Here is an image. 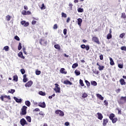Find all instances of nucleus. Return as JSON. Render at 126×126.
Masks as SVG:
<instances>
[{
    "label": "nucleus",
    "mask_w": 126,
    "mask_h": 126,
    "mask_svg": "<svg viewBox=\"0 0 126 126\" xmlns=\"http://www.w3.org/2000/svg\"><path fill=\"white\" fill-rule=\"evenodd\" d=\"M118 104L123 105L126 103V96H121L119 99L117 100Z\"/></svg>",
    "instance_id": "f257e3e1"
},
{
    "label": "nucleus",
    "mask_w": 126,
    "mask_h": 126,
    "mask_svg": "<svg viewBox=\"0 0 126 126\" xmlns=\"http://www.w3.org/2000/svg\"><path fill=\"white\" fill-rule=\"evenodd\" d=\"M26 114H27V106L24 105L21 109L20 115H25Z\"/></svg>",
    "instance_id": "f03ea898"
},
{
    "label": "nucleus",
    "mask_w": 126,
    "mask_h": 126,
    "mask_svg": "<svg viewBox=\"0 0 126 126\" xmlns=\"http://www.w3.org/2000/svg\"><path fill=\"white\" fill-rule=\"evenodd\" d=\"M55 88L54 90L55 91L56 93H61V88L59 87L60 85L58 84H55Z\"/></svg>",
    "instance_id": "7ed1b4c3"
},
{
    "label": "nucleus",
    "mask_w": 126,
    "mask_h": 126,
    "mask_svg": "<svg viewBox=\"0 0 126 126\" xmlns=\"http://www.w3.org/2000/svg\"><path fill=\"white\" fill-rule=\"evenodd\" d=\"M92 41L94 43H96V44H98V45H100V41L99 40V38L97 37L93 36L92 38Z\"/></svg>",
    "instance_id": "20e7f679"
},
{
    "label": "nucleus",
    "mask_w": 126,
    "mask_h": 126,
    "mask_svg": "<svg viewBox=\"0 0 126 126\" xmlns=\"http://www.w3.org/2000/svg\"><path fill=\"white\" fill-rule=\"evenodd\" d=\"M0 100L1 101H4V102H7V101H5L4 99H8V100H10V96L9 95H1L0 97Z\"/></svg>",
    "instance_id": "39448f33"
},
{
    "label": "nucleus",
    "mask_w": 126,
    "mask_h": 126,
    "mask_svg": "<svg viewBox=\"0 0 126 126\" xmlns=\"http://www.w3.org/2000/svg\"><path fill=\"white\" fill-rule=\"evenodd\" d=\"M55 113L56 115H59L60 117H63L64 116V113L63 112V111L61 110H57L55 111Z\"/></svg>",
    "instance_id": "423d86ee"
},
{
    "label": "nucleus",
    "mask_w": 126,
    "mask_h": 126,
    "mask_svg": "<svg viewBox=\"0 0 126 126\" xmlns=\"http://www.w3.org/2000/svg\"><path fill=\"white\" fill-rule=\"evenodd\" d=\"M20 123L22 126H24L25 125H28V123H27V122L24 118L20 120Z\"/></svg>",
    "instance_id": "0eeeda50"
},
{
    "label": "nucleus",
    "mask_w": 126,
    "mask_h": 126,
    "mask_svg": "<svg viewBox=\"0 0 126 126\" xmlns=\"http://www.w3.org/2000/svg\"><path fill=\"white\" fill-rule=\"evenodd\" d=\"M81 49H85L87 51H89L90 46L89 45H85V44H82L80 46Z\"/></svg>",
    "instance_id": "6e6552de"
},
{
    "label": "nucleus",
    "mask_w": 126,
    "mask_h": 126,
    "mask_svg": "<svg viewBox=\"0 0 126 126\" xmlns=\"http://www.w3.org/2000/svg\"><path fill=\"white\" fill-rule=\"evenodd\" d=\"M33 85V81L32 80L28 81L25 85V87H31Z\"/></svg>",
    "instance_id": "1a4fd4ad"
},
{
    "label": "nucleus",
    "mask_w": 126,
    "mask_h": 126,
    "mask_svg": "<svg viewBox=\"0 0 126 126\" xmlns=\"http://www.w3.org/2000/svg\"><path fill=\"white\" fill-rule=\"evenodd\" d=\"M21 24L22 25H24L25 27H27V26H29V22H26L25 21H22L21 22Z\"/></svg>",
    "instance_id": "9d476101"
},
{
    "label": "nucleus",
    "mask_w": 126,
    "mask_h": 126,
    "mask_svg": "<svg viewBox=\"0 0 126 126\" xmlns=\"http://www.w3.org/2000/svg\"><path fill=\"white\" fill-rule=\"evenodd\" d=\"M63 84H65V85H72V83L69 81L68 80H64L63 82Z\"/></svg>",
    "instance_id": "9b49d317"
},
{
    "label": "nucleus",
    "mask_w": 126,
    "mask_h": 126,
    "mask_svg": "<svg viewBox=\"0 0 126 126\" xmlns=\"http://www.w3.org/2000/svg\"><path fill=\"white\" fill-rule=\"evenodd\" d=\"M109 123V119L105 118L103 120V126H107V124Z\"/></svg>",
    "instance_id": "f8f14e48"
},
{
    "label": "nucleus",
    "mask_w": 126,
    "mask_h": 126,
    "mask_svg": "<svg viewBox=\"0 0 126 126\" xmlns=\"http://www.w3.org/2000/svg\"><path fill=\"white\" fill-rule=\"evenodd\" d=\"M38 106L39 107H41V108H46V103H45V102H39Z\"/></svg>",
    "instance_id": "ddd939ff"
},
{
    "label": "nucleus",
    "mask_w": 126,
    "mask_h": 126,
    "mask_svg": "<svg viewBox=\"0 0 126 126\" xmlns=\"http://www.w3.org/2000/svg\"><path fill=\"white\" fill-rule=\"evenodd\" d=\"M39 44H40V45H47V41H46L45 40L41 39L39 40Z\"/></svg>",
    "instance_id": "4468645a"
},
{
    "label": "nucleus",
    "mask_w": 126,
    "mask_h": 126,
    "mask_svg": "<svg viewBox=\"0 0 126 126\" xmlns=\"http://www.w3.org/2000/svg\"><path fill=\"white\" fill-rule=\"evenodd\" d=\"M121 85H126V82L125 81V79L122 78L119 80Z\"/></svg>",
    "instance_id": "2eb2a0df"
},
{
    "label": "nucleus",
    "mask_w": 126,
    "mask_h": 126,
    "mask_svg": "<svg viewBox=\"0 0 126 126\" xmlns=\"http://www.w3.org/2000/svg\"><path fill=\"white\" fill-rule=\"evenodd\" d=\"M96 65H98V69H99V70H103V69H104V68H105V66L102 65H100V64H99L98 63H96Z\"/></svg>",
    "instance_id": "dca6fc26"
},
{
    "label": "nucleus",
    "mask_w": 126,
    "mask_h": 126,
    "mask_svg": "<svg viewBox=\"0 0 126 126\" xmlns=\"http://www.w3.org/2000/svg\"><path fill=\"white\" fill-rule=\"evenodd\" d=\"M60 71L62 74H66L67 73V72L65 71V69L64 68H62Z\"/></svg>",
    "instance_id": "f3484780"
},
{
    "label": "nucleus",
    "mask_w": 126,
    "mask_h": 126,
    "mask_svg": "<svg viewBox=\"0 0 126 126\" xmlns=\"http://www.w3.org/2000/svg\"><path fill=\"white\" fill-rule=\"evenodd\" d=\"M97 115L98 116L97 119H98V120H100V121L102 120V119H103V115L100 113H97Z\"/></svg>",
    "instance_id": "a211bd4d"
},
{
    "label": "nucleus",
    "mask_w": 126,
    "mask_h": 126,
    "mask_svg": "<svg viewBox=\"0 0 126 126\" xmlns=\"http://www.w3.org/2000/svg\"><path fill=\"white\" fill-rule=\"evenodd\" d=\"M96 97H97L100 100H104V97L102 96V95L99 94H96Z\"/></svg>",
    "instance_id": "6ab92c4d"
},
{
    "label": "nucleus",
    "mask_w": 126,
    "mask_h": 126,
    "mask_svg": "<svg viewBox=\"0 0 126 126\" xmlns=\"http://www.w3.org/2000/svg\"><path fill=\"white\" fill-rule=\"evenodd\" d=\"M26 76H26V74H24V75H23V82H24L25 83L26 82H27V81H28V79L27 78Z\"/></svg>",
    "instance_id": "aec40b11"
},
{
    "label": "nucleus",
    "mask_w": 126,
    "mask_h": 126,
    "mask_svg": "<svg viewBox=\"0 0 126 126\" xmlns=\"http://www.w3.org/2000/svg\"><path fill=\"white\" fill-rule=\"evenodd\" d=\"M14 99L17 103H21V102H22V99H18L17 97H14Z\"/></svg>",
    "instance_id": "412c9836"
},
{
    "label": "nucleus",
    "mask_w": 126,
    "mask_h": 126,
    "mask_svg": "<svg viewBox=\"0 0 126 126\" xmlns=\"http://www.w3.org/2000/svg\"><path fill=\"white\" fill-rule=\"evenodd\" d=\"M18 57H19V58H21L22 59H25V57H24L23 56V53H22V52H20L18 54Z\"/></svg>",
    "instance_id": "4be33fe9"
},
{
    "label": "nucleus",
    "mask_w": 126,
    "mask_h": 126,
    "mask_svg": "<svg viewBox=\"0 0 126 126\" xmlns=\"http://www.w3.org/2000/svg\"><path fill=\"white\" fill-rule=\"evenodd\" d=\"M109 60L110 61V65H115V62H114V60H113V59L112 58H110Z\"/></svg>",
    "instance_id": "5701e85b"
},
{
    "label": "nucleus",
    "mask_w": 126,
    "mask_h": 126,
    "mask_svg": "<svg viewBox=\"0 0 126 126\" xmlns=\"http://www.w3.org/2000/svg\"><path fill=\"white\" fill-rule=\"evenodd\" d=\"M77 20H78V25H79V26H81V23H82V19L78 18Z\"/></svg>",
    "instance_id": "b1692460"
},
{
    "label": "nucleus",
    "mask_w": 126,
    "mask_h": 126,
    "mask_svg": "<svg viewBox=\"0 0 126 126\" xmlns=\"http://www.w3.org/2000/svg\"><path fill=\"white\" fill-rule=\"evenodd\" d=\"M13 81H15V82H17L18 81V76L17 75L13 76Z\"/></svg>",
    "instance_id": "393cba45"
},
{
    "label": "nucleus",
    "mask_w": 126,
    "mask_h": 126,
    "mask_svg": "<svg viewBox=\"0 0 126 126\" xmlns=\"http://www.w3.org/2000/svg\"><path fill=\"white\" fill-rule=\"evenodd\" d=\"M25 105H26V106L28 107H30L31 105V103L29 101V100H26L25 101Z\"/></svg>",
    "instance_id": "a878e982"
},
{
    "label": "nucleus",
    "mask_w": 126,
    "mask_h": 126,
    "mask_svg": "<svg viewBox=\"0 0 126 126\" xmlns=\"http://www.w3.org/2000/svg\"><path fill=\"white\" fill-rule=\"evenodd\" d=\"M75 74L78 76V75H80V71L77 69L75 70L74 71Z\"/></svg>",
    "instance_id": "bb28decb"
},
{
    "label": "nucleus",
    "mask_w": 126,
    "mask_h": 126,
    "mask_svg": "<svg viewBox=\"0 0 126 126\" xmlns=\"http://www.w3.org/2000/svg\"><path fill=\"white\" fill-rule=\"evenodd\" d=\"M54 48L57 50H61V46H60L59 44H55L54 45Z\"/></svg>",
    "instance_id": "cd10ccee"
},
{
    "label": "nucleus",
    "mask_w": 126,
    "mask_h": 126,
    "mask_svg": "<svg viewBox=\"0 0 126 126\" xmlns=\"http://www.w3.org/2000/svg\"><path fill=\"white\" fill-rule=\"evenodd\" d=\"M88 96V94H86V93H84L82 95V98L83 99H85V98H87V96Z\"/></svg>",
    "instance_id": "c85d7f7f"
},
{
    "label": "nucleus",
    "mask_w": 126,
    "mask_h": 126,
    "mask_svg": "<svg viewBox=\"0 0 126 126\" xmlns=\"http://www.w3.org/2000/svg\"><path fill=\"white\" fill-rule=\"evenodd\" d=\"M10 19H11V16L10 15H8L6 16V20L7 21H10Z\"/></svg>",
    "instance_id": "c756f323"
},
{
    "label": "nucleus",
    "mask_w": 126,
    "mask_h": 126,
    "mask_svg": "<svg viewBox=\"0 0 126 126\" xmlns=\"http://www.w3.org/2000/svg\"><path fill=\"white\" fill-rule=\"evenodd\" d=\"M115 118V114L111 113L109 116L110 120H113Z\"/></svg>",
    "instance_id": "7c9ffc66"
},
{
    "label": "nucleus",
    "mask_w": 126,
    "mask_h": 126,
    "mask_svg": "<svg viewBox=\"0 0 126 126\" xmlns=\"http://www.w3.org/2000/svg\"><path fill=\"white\" fill-rule=\"evenodd\" d=\"M91 84H92V85H93L94 86H97V82H96V81H95L91 82Z\"/></svg>",
    "instance_id": "2f4dec72"
},
{
    "label": "nucleus",
    "mask_w": 126,
    "mask_h": 126,
    "mask_svg": "<svg viewBox=\"0 0 126 126\" xmlns=\"http://www.w3.org/2000/svg\"><path fill=\"white\" fill-rule=\"evenodd\" d=\"M26 119L29 123H31V117L30 116H27Z\"/></svg>",
    "instance_id": "473e14b6"
},
{
    "label": "nucleus",
    "mask_w": 126,
    "mask_h": 126,
    "mask_svg": "<svg viewBox=\"0 0 126 126\" xmlns=\"http://www.w3.org/2000/svg\"><path fill=\"white\" fill-rule=\"evenodd\" d=\"M39 94V95H41V96H46V93L43 92V91H40Z\"/></svg>",
    "instance_id": "72a5a7b5"
},
{
    "label": "nucleus",
    "mask_w": 126,
    "mask_h": 126,
    "mask_svg": "<svg viewBox=\"0 0 126 126\" xmlns=\"http://www.w3.org/2000/svg\"><path fill=\"white\" fill-rule=\"evenodd\" d=\"M113 124H116L117 122H118V118H113L112 120H111Z\"/></svg>",
    "instance_id": "f704fd0d"
},
{
    "label": "nucleus",
    "mask_w": 126,
    "mask_h": 126,
    "mask_svg": "<svg viewBox=\"0 0 126 126\" xmlns=\"http://www.w3.org/2000/svg\"><path fill=\"white\" fill-rule=\"evenodd\" d=\"M79 83H80V85H81L82 87H83V86H84V83H83V81L82 80L80 79L79 80Z\"/></svg>",
    "instance_id": "c9c22d12"
},
{
    "label": "nucleus",
    "mask_w": 126,
    "mask_h": 126,
    "mask_svg": "<svg viewBox=\"0 0 126 126\" xmlns=\"http://www.w3.org/2000/svg\"><path fill=\"white\" fill-rule=\"evenodd\" d=\"M121 18H123V19H126V13H122Z\"/></svg>",
    "instance_id": "e433bc0d"
},
{
    "label": "nucleus",
    "mask_w": 126,
    "mask_h": 126,
    "mask_svg": "<svg viewBox=\"0 0 126 126\" xmlns=\"http://www.w3.org/2000/svg\"><path fill=\"white\" fill-rule=\"evenodd\" d=\"M85 82L86 84L87 87H89V86H90V82H89L87 80H85Z\"/></svg>",
    "instance_id": "4c0bfd02"
},
{
    "label": "nucleus",
    "mask_w": 126,
    "mask_h": 126,
    "mask_svg": "<svg viewBox=\"0 0 126 126\" xmlns=\"http://www.w3.org/2000/svg\"><path fill=\"white\" fill-rule=\"evenodd\" d=\"M112 38V34L111 33H108L107 35V39H108V40H110V39Z\"/></svg>",
    "instance_id": "58836bf2"
},
{
    "label": "nucleus",
    "mask_w": 126,
    "mask_h": 126,
    "mask_svg": "<svg viewBox=\"0 0 126 126\" xmlns=\"http://www.w3.org/2000/svg\"><path fill=\"white\" fill-rule=\"evenodd\" d=\"M77 66H78V64L77 63H75L73 64V65L72 66V68H75L76 67H77Z\"/></svg>",
    "instance_id": "ea45409f"
},
{
    "label": "nucleus",
    "mask_w": 126,
    "mask_h": 126,
    "mask_svg": "<svg viewBox=\"0 0 126 126\" xmlns=\"http://www.w3.org/2000/svg\"><path fill=\"white\" fill-rule=\"evenodd\" d=\"M21 49H22V46L21 45V43L19 42V45L18 46V49L19 51H20V50H21Z\"/></svg>",
    "instance_id": "a19ab883"
},
{
    "label": "nucleus",
    "mask_w": 126,
    "mask_h": 126,
    "mask_svg": "<svg viewBox=\"0 0 126 126\" xmlns=\"http://www.w3.org/2000/svg\"><path fill=\"white\" fill-rule=\"evenodd\" d=\"M78 12H83L84 11V10H83V8H78L77 9Z\"/></svg>",
    "instance_id": "79ce46f5"
},
{
    "label": "nucleus",
    "mask_w": 126,
    "mask_h": 126,
    "mask_svg": "<svg viewBox=\"0 0 126 126\" xmlns=\"http://www.w3.org/2000/svg\"><path fill=\"white\" fill-rule=\"evenodd\" d=\"M4 50H5L6 52H8V51L9 50V47H8V46L4 47Z\"/></svg>",
    "instance_id": "37998d69"
},
{
    "label": "nucleus",
    "mask_w": 126,
    "mask_h": 126,
    "mask_svg": "<svg viewBox=\"0 0 126 126\" xmlns=\"http://www.w3.org/2000/svg\"><path fill=\"white\" fill-rule=\"evenodd\" d=\"M62 17H64V18H66V17H67L66 14H65L63 12H62Z\"/></svg>",
    "instance_id": "c03bdc74"
},
{
    "label": "nucleus",
    "mask_w": 126,
    "mask_h": 126,
    "mask_svg": "<svg viewBox=\"0 0 126 126\" xmlns=\"http://www.w3.org/2000/svg\"><path fill=\"white\" fill-rule=\"evenodd\" d=\"M9 93H11V94H13L14 92H15V90L11 89V90L8 91Z\"/></svg>",
    "instance_id": "a18cd8bd"
},
{
    "label": "nucleus",
    "mask_w": 126,
    "mask_h": 126,
    "mask_svg": "<svg viewBox=\"0 0 126 126\" xmlns=\"http://www.w3.org/2000/svg\"><path fill=\"white\" fill-rule=\"evenodd\" d=\"M35 74H36V75H40V74H41V71H40V70H36L35 71Z\"/></svg>",
    "instance_id": "49530a36"
},
{
    "label": "nucleus",
    "mask_w": 126,
    "mask_h": 126,
    "mask_svg": "<svg viewBox=\"0 0 126 126\" xmlns=\"http://www.w3.org/2000/svg\"><path fill=\"white\" fill-rule=\"evenodd\" d=\"M72 6H73V4H72V3H69V7H70V9L71 10H72Z\"/></svg>",
    "instance_id": "de8ad7c7"
},
{
    "label": "nucleus",
    "mask_w": 126,
    "mask_h": 126,
    "mask_svg": "<svg viewBox=\"0 0 126 126\" xmlns=\"http://www.w3.org/2000/svg\"><path fill=\"white\" fill-rule=\"evenodd\" d=\"M125 35H126V33H121V34L120 35V38H124V37H125Z\"/></svg>",
    "instance_id": "09e8293b"
},
{
    "label": "nucleus",
    "mask_w": 126,
    "mask_h": 126,
    "mask_svg": "<svg viewBox=\"0 0 126 126\" xmlns=\"http://www.w3.org/2000/svg\"><path fill=\"white\" fill-rule=\"evenodd\" d=\"M121 50L122 51H126V46H122L121 47Z\"/></svg>",
    "instance_id": "8fccbe9b"
},
{
    "label": "nucleus",
    "mask_w": 126,
    "mask_h": 126,
    "mask_svg": "<svg viewBox=\"0 0 126 126\" xmlns=\"http://www.w3.org/2000/svg\"><path fill=\"white\" fill-rule=\"evenodd\" d=\"M14 39H15V40H17V41H20V38H19V37H18V36L16 35L14 37Z\"/></svg>",
    "instance_id": "3c124183"
},
{
    "label": "nucleus",
    "mask_w": 126,
    "mask_h": 126,
    "mask_svg": "<svg viewBox=\"0 0 126 126\" xmlns=\"http://www.w3.org/2000/svg\"><path fill=\"white\" fill-rule=\"evenodd\" d=\"M20 71H21L22 74H24V73H25V70L24 68L21 69Z\"/></svg>",
    "instance_id": "603ef678"
},
{
    "label": "nucleus",
    "mask_w": 126,
    "mask_h": 126,
    "mask_svg": "<svg viewBox=\"0 0 126 126\" xmlns=\"http://www.w3.org/2000/svg\"><path fill=\"white\" fill-rule=\"evenodd\" d=\"M94 73L95 74H99V73H100V71H99L98 70H94L93 71Z\"/></svg>",
    "instance_id": "864d4df0"
},
{
    "label": "nucleus",
    "mask_w": 126,
    "mask_h": 126,
    "mask_svg": "<svg viewBox=\"0 0 126 126\" xmlns=\"http://www.w3.org/2000/svg\"><path fill=\"white\" fill-rule=\"evenodd\" d=\"M66 32H67V30L66 29H64L63 31L64 35H66Z\"/></svg>",
    "instance_id": "5fc2aeb1"
},
{
    "label": "nucleus",
    "mask_w": 126,
    "mask_h": 126,
    "mask_svg": "<svg viewBox=\"0 0 126 126\" xmlns=\"http://www.w3.org/2000/svg\"><path fill=\"white\" fill-rule=\"evenodd\" d=\"M27 12L25 10H23L22 12V14H23V15H27Z\"/></svg>",
    "instance_id": "6e6d98bb"
},
{
    "label": "nucleus",
    "mask_w": 126,
    "mask_h": 126,
    "mask_svg": "<svg viewBox=\"0 0 126 126\" xmlns=\"http://www.w3.org/2000/svg\"><path fill=\"white\" fill-rule=\"evenodd\" d=\"M53 29H58V25L57 24H55L53 26Z\"/></svg>",
    "instance_id": "4d7b16f0"
},
{
    "label": "nucleus",
    "mask_w": 126,
    "mask_h": 126,
    "mask_svg": "<svg viewBox=\"0 0 126 126\" xmlns=\"http://www.w3.org/2000/svg\"><path fill=\"white\" fill-rule=\"evenodd\" d=\"M41 9H45L46 7H45V5H44V3H42V6L40 7Z\"/></svg>",
    "instance_id": "13d9d810"
},
{
    "label": "nucleus",
    "mask_w": 126,
    "mask_h": 126,
    "mask_svg": "<svg viewBox=\"0 0 126 126\" xmlns=\"http://www.w3.org/2000/svg\"><path fill=\"white\" fill-rule=\"evenodd\" d=\"M118 67H119V68H123V67H124V65L122 64H119Z\"/></svg>",
    "instance_id": "bf43d9fd"
},
{
    "label": "nucleus",
    "mask_w": 126,
    "mask_h": 126,
    "mask_svg": "<svg viewBox=\"0 0 126 126\" xmlns=\"http://www.w3.org/2000/svg\"><path fill=\"white\" fill-rule=\"evenodd\" d=\"M36 23H37V21H36L33 20V21L32 22V25H35V24H36Z\"/></svg>",
    "instance_id": "052dcab7"
},
{
    "label": "nucleus",
    "mask_w": 126,
    "mask_h": 126,
    "mask_svg": "<svg viewBox=\"0 0 126 126\" xmlns=\"http://www.w3.org/2000/svg\"><path fill=\"white\" fill-rule=\"evenodd\" d=\"M104 103L105 106H108V102H107V100H105L104 101Z\"/></svg>",
    "instance_id": "680f3d73"
},
{
    "label": "nucleus",
    "mask_w": 126,
    "mask_h": 126,
    "mask_svg": "<svg viewBox=\"0 0 126 126\" xmlns=\"http://www.w3.org/2000/svg\"><path fill=\"white\" fill-rule=\"evenodd\" d=\"M116 93H120L121 92V89H118L116 90Z\"/></svg>",
    "instance_id": "e2e57ef3"
},
{
    "label": "nucleus",
    "mask_w": 126,
    "mask_h": 126,
    "mask_svg": "<svg viewBox=\"0 0 126 126\" xmlns=\"http://www.w3.org/2000/svg\"><path fill=\"white\" fill-rule=\"evenodd\" d=\"M26 14H27V15H30V14H31V12L30 11H27Z\"/></svg>",
    "instance_id": "0e129e2a"
},
{
    "label": "nucleus",
    "mask_w": 126,
    "mask_h": 126,
    "mask_svg": "<svg viewBox=\"0 0 126 126\" xmlns=\"http://www.w3.org/2000/svg\"><path fill=\"white\" fill-rule=\"evenodd\" d=\"M99 59L101 61L103 60V55H100L99 56Z\"/></svg>",
    "instance_id": "69168bd1"
},
{
    "label": "nucleus",
    "mask_w": 126,
    "mask_h": 126,
    "mask_svg": "<svg viewBox=\"0 0 126 126\" xmlns=\"http://www.w3.org/2000/svg\"><path fill=\"white\" fill-rule=\"evenodd\" d=\"M39 115H40V116H45V114H44L43 112H40L39 113Z\"/></svg>",
    "instance_id": "338daca9"
},
{
    "label": "nucleus",
    "mask_w": 126,
    "mask_h": 126,
    "mask_svg": "<svg viewBox=\"0 0 126 126\" xmlns=\"http://www.w3.org/2000/svg\"><path fill=\"white\" fill-rule=\"evenodd\" d=\"M64 125L66 126H69V123L68 122H65L64 123Z\"/></svg>",
    "instance_id": "774afa93"
}]
</instances>
